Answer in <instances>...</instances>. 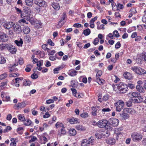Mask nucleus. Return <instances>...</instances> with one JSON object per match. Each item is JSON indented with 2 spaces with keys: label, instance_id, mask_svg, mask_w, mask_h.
<instances>
[{
  "label": "nucleus",
  "instance_id": "69168bd1",
  "mask_svg": "<svg viewBox=\"0 0 146 146\" xmlns=\"http://www.w3.org/2000/svg\"><path fill=\"white\" fill-rule=\"evenodd\" d=\"M104 25L103 24H102L101 25H97V28L98 29H104Z\"/></svg>",
  "mask_w": 146,
  "mask_h": 146
},
{
  "label": "nucleus",
  "instance_id": "393cba45",
  "mask_svg": "<svg viewBox=\"0 0 146 146\" xmlns=\"http://www.w3.org/2000/svg\"><path fill=\"white\" fill-rule=\"evenodd\" d=\"M25 3L26 5L29 7H32L33 5V0H26Z\"/></svg>",
  "mask_w": 146,
  "mask_h": 146
},
{
  "label": "nucleus",
  "instance_id": "c85d7f7f",
  "mask_svg": "<svg viewBox=\"0 0 146 146\" xmlns=\"http://www.w3.org/2000/svg\"><path fill=\"white\" fill-rule=\"evenodd\" d=\"M130 100L133 103H140L141 99L137 100L136 98L132 97L130 98Z\"/></svg>",
  "mask_w": 146,
  "mask_h": 146
},
{
  "label": "nucleus",
  "instance_id": "f704fd0d",
  "mask_svg": "<svg viewBox=\"0 0 146 146\" xmlns=\"http://www.w3.org/2000/svg\"><path fill=\"white\" fill-rule=\"evenodd\" d=\"M55 126L57 128L61 127L62 128H64V126L63 124L62 123L59 122H57L55 124Z\"/></svg>",
  "mask_w": 146,
  "mask_h": 146
},
{
  "label": "nucleus",
  "instance_id": "58836bf2",
  "mask_svg": "<svg viewBox=\"0 0 146 146\" xmlns=\"http://www.w3.org/2000/svg\"><path fill=\"white\" fill-rule=\"evenodd\" d=\"M27 67L25 69V70L26 72H29L31 71V68L33 67V66L31 65H27Z\"/></svg>",
  "mask_w": 146,
  "mask_h": 146
},
{
  "label": "nucleus",
  "instance_id": "680f3d73",
  "mask_svg": "<svg viewBox=\"0 0 146 146\" xmlns=\"http://www.w3.org/2000/svg\"><path fill=\"white\" fill-rule=\"evenodd\" d=\"M37 139V138L35 136H33L31 139L29 140V142L31 143V142H33Z\"/></svg>",
  "mask_w": 146,
  "mask_h": 146
},
{
  "label": "nucleus",
  "instance_id": "72a5a7b5",
  "mask_svg": "<svg viewBox=\"0 0 146 146\" xmlns=\"http://www.w3.org/2000/svg\"><path fill=\"white\" fill-rule=\"evenodd\" d=\"M32 122L31 120L29 119H25V120L24 121V123L25 125L27 126H29L30 125Z\"/></svg>",
  "mask_w": 146,
  "mask_h": 146
},
{
  "label": "nucleus",
  "instance_id": "603ef678",
  "mask_svg": "<svg viewBox=\"0 0 146 146\" xmlns=\"http://www.w3.org/2000/svg\"><path fill=\"white\" fill-rule=\"evenodd\" d=\"M80 116L83 118H86L88 116V114L87 113L85 112L81 114Z\"/></svg>",
  "mask_w": 146,
  "mask_h": 146
},
{
  "label": "nucleus",
  "instance_id": "b1692460",
  "mask_svg": "<svg viewBox=\"0 0 146 146\" xmlns=\"http://www.w3.org/2000/svg\"><path fill=\"white\" fill-rule=\"evenodd\" d=\"M9 44H0V50H2L8 48Z\"/></svg>",
  "mask_w": 146,
  "mask_h": 146
},
{
  "label": "nucleus",
  "instance_id": "2f4dec72",
  "mask_svg": "<svg viewBox=\"0 0 146 146\" xmlns=\"http://www.w3.org/2000/svg\"><path fill=\"white\" fill-rule=\"evenodd\" d=\"M52 7L56 10H58L60 8L59 4L58 3H54L52 4Z\"/></svg>",
  "mask_w": 146,
  "mask_h": 146
},
{
  "label": "nucleus",
  "instance_id": "dca6fc26",
  "mask_svg": "<svg viewBox=\"0 0 146 146\" xmlns=\"http://www.w3.org/2000/svg\"><path fill=\"white\" fill-rule=\"evenodd\" d=\"M106 143L109 144L113 145L115 142V139L113 138H110L106 141Z\"/></svg>",
  "mask_w": 146,
  "mask_h": 146
},
{
  "label": "nucleus",
  "instance_id": "37998d69",
  "mask_svg": "<svg viewBox=\"0 0 146 146\" xmlns=\"http://www.w3.org/2000/svg\"><path fill=\"white\" fill-rule=\"evenodd\" d=\"M77 71L76 70L71 71L70 72L69 75L71 76H74L76 75Z\"/></svg>",
  "mask_w": 146,
  "mask_h": 146
},
{
  "label": "nucleus",
  "instance_id": "8fccbe9b",
  "mask_svg": "<svg viewBox=\"0 0 146 146\" xmlns=\"http://www.w3.org/2000/svg\"><path fill=\"white\" fill-rule=\"evenodd\" d=\"M25 40L26 42H29L31 40V38L29 36H28L25 38Z\"/></svg>",
  "mask_w": 146,
  "mask_h": 146
},
{
  "label": "nucleus",
  "instance_id": "774afa93",
  "mask_svg": "<svg viewBox=\"0 0 146 146\" xmlns=\"http://www.w3.org/2000/svg\"><path fill=\"white\" fill-rule=\"evenodd\" d=\"M60 67H59L54 68V74L57 73H58V71H59L60 68Z\"/></svg>",
  "mask_w": 146,
  "mask_h": 146
},
{
  "label": "nucleus",
  "instance_id": "ea45409f",
  "mask_svg": "<svg viewBox=\"0 0 146 146\" xmlns=\"http://www.w3.org/2000/svg\"><path fill=\"white\" fill-rule=\"evenodd\" d=\"M133 97L136 98L141 95L140 94L137 92H133L131 94Z\"/></svg>",
  "mask_w": 146,
  "mask_h": 146
},
{
  "label": "nucleus",
  "instance_id": "0eeeda50",
  "mask_svg": "<svg viewBox=\"0 0 146 146\" xmlns=\"http://www.w3.org/2000/svg\"><path fill=\"white\" fill-rule=\"evenodd\" d=\"M13 27L14 31L17 33H19L22 32L21 26L17 23H13Z\"/></svg>",
  "mask_w": 146,
  "mask_h": 146
},
{
  "label": "nucleus",
  "instance_id": "49530a36",
  "mask_svg": "<svg viewBox=\"0 0 146 146\" xmlns=\"http://www.w3.org/2000/svg\"><path fill=\"white\" fill-rule=\"evenodd\" d=\"M102 134L104 136L106 137H107L109 136L110 133L108 131H106L103 132L102 133Z\"/></svg>",
  "mask_w": 146,
  "mask_h": 146
},
{
  "label": "nucleus",
  "instance_id": "6ab92c4d",
  "mask_svg": "<svg viewBox=\"0 0 146 146\" xmlns=\"http://www.w3.org/2000/svg\"><path fill=\"white\" fill-rule=\"evenodd\" d=\"M23 32L26 34H29L30 31V29L28 26H25L23 29Z\"/></svg>",
  "mask_w": 146,
  "mask_h": 146
},
{
  "label": "nucleus",
  "instance_id": "1a4fd4ad",
  "mask_svg": "<svg viewBox=\"0 0 146 146\" xmlns=\"http://www.w3.org/2000/svg\"><path fill=\"white\" fill-rule=\"evenodd\" d=\"M107 123V120L106 119L100 120L98 123V126L100 127H104L106 125Z\"/></svg>",
  "mask_w": 146,
  "mask_h": 146
},
{
  "label": "nucleus",
  "instance_id": "4d7b16f0",
  "mask_svg": "<svg viewBox=\"0 0 146 146\" xmlns=\"http://www.w3.org/2000/svg\"><path fill=\"white\" fill-rule=\"evenodd\" d=\"M111 111V110L109 108H104L102 110V111L103 112H108L110 111Z\"/></svg>",
  "mask_w": 146,
  "mask_h": 146
},
{
  "label": "nucleus",
  "instance_id": "4c0bfd02",
  "mask_svg": "<svg viewBox=\"0 0 146 146\" xmlns=\"http://www.w3.org/2000/svg\"><path fill=\"white\" fill-rule=\"evenodd\" d=\"M18 117L19 119L21 121L24 122V121L25 120V118L24 116L23 115H18Z\"/></svg>",
  "mask_w": 146,
  "mask_h": 146
},
{
  "label": "nucleus",
  "instance_id": "13d9d810",
  "mask_svg": "<svg viewBox=\"0 0 146 146\" xmlns=\"http://www.w3.org/2000/svg\"><path fill=\"white\" fill-rule=\"evenodd\" d=\"M47 44H43L42 46V48L44 50H46L47 51L48 50H50V49L47 47Z\"/></svg>",
  "mask_w": 146,
  "mask_h": 146
},
{
  "label": "nucleus",
  "instance_id": "412c9836",
  "mask_svg": "<svg viewBox=\"0 0 146 146\" xmlns=\"http://www.w3.org/2000/svg\"><path fill=\"white\" fill-rule=\"evenodd\" d=\"M35 60H36V61H35V63H37V66H38L40 67L41 66L43 63V60H40V61H38V59L36 58H35V59H33V62H35Z\"/></svg>",
  "mask_w": 146,
  "mask_h": 146
},
{
  "label": "nucleus",
  "instance_id": "5701e85b",
  "mask_svg": "<svg viewBox=\"0 0 146 146\" xmlns=\"http://www.w3.org/2000/svg\"><path fill=\"white\" fill-rule=\"evenodd\" d=\"M75 128L76 129L78 130L84 131L86 130L84 127L79 125H76Z\"/></svg>",
  "mask_w": 146,
  "mask_h": 146
},
{
  "label": "nucleus",
  "instance_id": "7c9ffc66",
  "mask_svg": "<svg viewBox=\"0 0 146 146\" xmlns=\"http://www.w3.org/2000/svg\"><path fill=\"white\" fill-rule=\"evenodd\" d=\"M90 33V30L88 28L84 30L83 32V34L85 36H87L89 35Z\"/></svg>",
  "mask_w": 146,
  "mask_h": 146
},
{
  "label": "nucleus",
  "instance_id": "bb28decb",
  "mask_svg": "<svg viewBox=\"0 0 146 146\" xmlns=\"http://www.w3.org/2000/svg\"><path fill=\"white\" fill-rule=\"evenodd\" d=\"M123 76L125 78L127 79H130L131 77V74L129 72H125Z\"/></svg>",
  "mask_w": 146,
  "mask_h": 146
},
{
  "label": "nucleus",
  "instance_id": "2eb2a0df",
  "mask_svg": "<svg viewBox=\"0 0 146 146\" xmlns=\"http://www.w3.org/2000/svg\"><path fill=\"white\" fill-rule=\"evenodd\" d=\"M18 64H15L14 65H10V66L9 68V70L11 72H15L17 70V69L15 67L18 65Z\"/></svg>",
  "mask_w": 146,
  "mask_h": 146
},
{
  "label": "nucleus",
  "instance_id": "f257e3e1",
  "mask_svg": "<svg viewBox=\"0 0 146 146\" xmlns=\"http://www.w3.org/2000/svg\"><path fill=\"white\" fill-rule=\"evenodd\" d=\"M115 86L117 87V90L119 92L121 93H125L127 91V87L125 84L123 83H120L116 84Z\"/></svg>",
  "mask_w": 146,
  "mask_h": 146
},
{
  "label": "nucleus",
  "instance_id": "f8f14e48",
  "mask_svg": "<svg viewBox=\"0 0 146 146\" xmlns=\"http://www.w3.org/2000/svg\"><path fill=\"white\" fill-rule=\"evenodd\" d=\"M13 23L11 22H7L3 23V26L5 29H9L13 27Z\"/></svg>",
  "mask_w": 146,
  "mask_h": 146
},
{
  "label": "nucleus",
  "instance_id": "338daca9",
  "mask_svg": "<svg viewBox=\"0 0 146 146\" xmlns=\"http://www.w3.org/2000/svg\"><path fill=\"white\" fill-rule=\"evenodd\" d=\"M48 43L50 45H51L52 46H53L54 44V42H53L52 40L50 39H49L48 40Z\"/></svg>",
  "mask_w": 146,
  "mask_h": 146
},
{
  "label": "nucleus",
  "instance_id": "79ce46f5",
  "mask_svg": "<svg viewBox=\"0 0 146 146\" xmlns=\"http://www.w3.org/2000/svg\"><path fill=\"white\" fill-rule=\"evenodd\" d=\"M99 80H96L97 82L99 84L101 85L104 84V80L102 79H101L100 78H99Z\"/></svg>",
  "mask_w": 146,
  "mask_h": 146
},
{
  "label": "nucleus",
  "instance_id": "6e6d98bb",
  "mask_svg": "<svg viewBox=\"0 0 146 146\" xmlns=\"http://www.w3.org/2000/svg\"><path fill=\"white\" fill-rule=\"evenodd\" d=\"M113 35L116 37H119V35L117 31H115L113 32Z\"/></svg>",
  "mask_w": 146,
  "mask_h": 146
},
{
  "label": "nucleus",
  "instance_id": "7ed1b4c3",
  "mask_svg": "<svg viewBox=\"0 0 146 146\" xmlns=\"http://www.w3.org/2000/svg\"><path fill=\"white\" fill-rule=\"evenodd\" d=\"M131 69L139 74H144L146 73V71L139 67L133 66L131 67Z\"/></svg>",
  "mask_w": 146,
  "mask_h": 146
},
{
  "label": "nucleus",
  "instance_id": "f03ea898",
  "mask_svg": "<svg viewBox=\"0 0 146 146\" xmlns=\"http://www.w3.org/2000/svg\"><path fill=\"white\" fill-rule=\"evenodd\" d=\"M131 137L133 141L138 142L142 139L143 136L140 133L137 132H133L131 135Z\"/></svg>",
  "mask_w": 146,
  "mask_h": 146
},
{
  "label": "nucleus",
  "instance_id": "c03bdc74",
  "mask_svg": "<svg viewBox=\"0 0 146 146\" xmlns=\"http://www.w3.org/2000/svg\"><path fill=\"white\" fill-rule=\"evenodd\" d=\"M111 126H112L111 125H110V123H109V121H107V124H106V125L105 127L108 130H110L111 128Z\"/></svg>",
  "mask_w": 146,
  "mask_h": 146
},
{
  "label": "nucleus",
  "instance_id": "4be33fe9",
  "mask_svg": "<svg viewBox=\"0 0 146 146\" xmlns=\"http://www.w3.org/2000/svg\"><path fill=\"white\" fill-rule=\"evenodd\" d=\"M88 140L86 139H84L82 141L81 146H89V143H88Z\"/></svg>",
  "mask_w": 146,
  "mask_h": 146
},
{
  "label": "nucleus",
  "instance_id": "9b49d317",
  "mask_svg": "<svg viewBox=\"0 0 146 146\" xmlns=\"http://www.w3.org/2000/svg\"><path fill=\"white\" fill-rule=\"evenodd\" d=\"M21 17L25 19H26L27 21H30L32 17H31V13H21Z\"/></svg>",
  "mask_w": 146,
  "mask_h": 146
},
{
  "label": "nucleus",
  "instance_id": "aec40b11",
  "mask_svg": "<svg viewBox=\"0 0 146 146\" xmlns=\"http://www.w3.org/2000/svg\"><path fill=\"white\" fill-rule=\"evenodd\" d=\"M136 89L138 91L141 93H144L145 90L140 85H137L136 86Z\"/></svg>",
  "mask_w": 146,
  "mask_h": 146
},
{
  "label": "nucleus",
  "instance_id": "5fc2aeb1",
  "mask_svg": "<svg viewBox=\"0 0 146 146\" xmlns=\"http://www.w3.org/2000/svg\"><path fill=\"white\" fill-rule=\"evenodd\" d=\"M121 46V44H120L119 42H117V43L115 45V47L116 49H118Z\"/></svg>",
  "mask_w": 146,
  "mask_h": 146
},
{
  "label": "nucleus",
  "instance_id": "39448f33",
  "mask_svg": "<svg viewBox=\"0 0 146 146\" xmlns=\"http://www.w3.org/2000/svg\"><path fill=\"white\" fill-rule=\"evenodd\" d=\"M34 3L40 7H45L46 6V3L43 0H34Z\"/></svg>",
  "mask_w": 146,
  "mask_h": 146
},
{
  "label": "nucleus",
  "instance_id": "cd10ccee",
  "mask_svg": "<svg viewBox=\"0 0 146 146\" xmlns=\"http://www.w3.org/2000/svg\"><path fill=\"white\" fill-rule=\"evenodd\" d=\"M78 119L74 117L72 118L70 120V122L71 124L77 123H78Z\"/></svg>",
  "mask_w": 146,
  "mask_h": 146
},
{
  "label": "nucleus",
  "instance_id": "a211bd4d",
  "mask_svg": "<svg viewBox=\"0 0 146 146\" xmlns=\"http://www.w3.org/2000/svg\"><path fill=\"white\" fill-rule=\"evenodd\" d=\"M126 112H124V109L122 112V113L120 114V115L121 117L124 118V119H126L129 117V115L126 113Z\"/></svg>",
  "mask_w": 146,
  "mask_h": 146
},
{
  "label": "nucleus",
  "instance_id": "9d476101",
  "mask_svg": "<svg viewBox=\"0 0 146 146\" xmlns=\"http://www.w3.org/2000/svg\"><path fill=\"white\" fill-rule=\"evenodd\" d=\"M26 106V104L25 102L21 103H18L17 105H14L13 108L16 110H19V108H22L25 107Z\"/></svg>",
  "mask_w": 146,
  "mask_h": 146
},
{
  "label": "nucleus",
  "instance_id": "20e7f679",
  "mask_svg": "<svg viewBox=\"0 0 146 146\" xmlns=\"http://www.w3.org/2000/svg\"><path fill=\"white\" fill-rule=\"evenodd\" d=\"M115 105L116 107V110L118 111H120L124 105V102L122 101L119 100L116 103H115Z\"/></svg>",
  "mask_w": 146,
  "mask_h": 146
},
{
  "label": "nucleus",
  "instance_id": "c756f323",
  "mask_svg": "<svg viewBox=\"0 0 146 146\" xmlns=\"http://www.w3.org/2000/svg\"><path fill=\"white\" fill-rule=\"evenodd\" d=\"M17 46H21L23 42L21 38H20L19 41L15 40V41Z\"/></svg>",
  "mask_w": 146,
  "mask_h": 146
},
{
  "label": "nucleus",
  "instance_id": "052dcab7",
  "mask_svg": "<svg viewBox=\"0 0 146 146\" xmlns=\"http://www.w3.org/2000/svg\"><path fill=\"white\" fill-rule=\"evenodd\" d=\"M31 77L33 79H36L38 78V76L37 74L34 73L32 75Z\"/></svg>",
  "mask_w": 146,
  "mask_h": 146
},
{
  "label": "nucleus",
  "instance_id": "f3484780",
  "mask_svg": "<svg viewBox=\"0 0 146 146\" xmlns=\"http://www.w3.org/2000/svg\"><path fill=\"white\" fill-rule=\"evenodd\" d=\"M124 112H126L131 114H133L135 113V111L133 109L128 108H125Z\"/></svg>",
  "mask_w": 146,
  "mask_h": 146
},
{
  "label": "nucleus",
  "instance_id": "4468645a",
  "mask_svg": "<svg viewBox=\"0 0 146 146\" xmlns=\"http://www.w3.org/2000/svg\"><path fill=\"white\" fill-rule=\"evenodd\" d=\"M66 17V15L64 14L62 17L61 20L60 21L58 24L57 25V27L58 28H60L64 23V20Z\"/></svg>",
  "mask_w": 146,
  "mask_h": 146
},
{
  "label": "nucleus",
  "instance_id": "c9c22d12",
  "mask_svg": "<svg viewBox=\"0 0 146 146\" xmlns=\"http://www.w3.org/2000/svg\"><path fill=\"white\" fill-rule=\"evenodd\" d=\"M31 13V10L28 7L25 8H24L23 11H22V13Z\"/></svg>",
  "mask_w": 146,
  "mask_h": 146
},
{
  "label": "nucleus",
  "instance_id": "864d4df0",
  "mask_svg": "<svg viewBox=\"0 0 146 146\" xmlns=\"http://www.w3.org/2000/svg\"><path fill=\"white\" fill-rule=\"evenodd\" d=\"M7 74H4L0 75V80H2L5 78L7 76Z\"/></svg>",
  "mask_w": 146,
  "mask_h": 146
},
{
  "label": "nucleus",
  "instance_id": "bf43d9fd",
  "mask_svg": "<svg viewBox=\"0 0 146 146\" xmlns=\"http://www.w3.org/2000/svg\"><path fill=\"white\" fill-rule=\"evenodd\" d=\"M48 53V55H52L55 52V51L54 50H52L51 51H50V50L47 51Z\"/></svg>",
  "mask_w": 146,
  "mask_h": 146
},
{
  "label": "nucleus",
  "instance_id": "a18cd8bd",
  "mask_svg": "<svg viewBox=\"0 0 146 146\" xmlns=\"http://www.w3.org/2000/svg\"><path fill=\"white\" fill-rule=\"evenodd\" d=\"M92 110H93V111L92 112V114L93 115H96L97 110L94 107H92Z\"/></svg>",
  "mask_w": 146,
  "mask_h": 146
},
{
  "label": "nucleus",
  "instance_id": "a19ab883",
  "mask_svg": "<svg viewBox=\"0 0 146 146\" xmlns=\"http://www.w3.org/2000/svg\"><path fill=\"white\" fill-rule=\"evenodd\" d=\"M6 62V59L3 57L0 56V63L3 64L5 63Z\"/></svg>",
  "mask_w": 146,
  "mask_h": 146
},
{
  "label": "nucleus",
  "instance_id": "e433bc0d",
  "mask_svg": "<svg viewBox=\"0 0 146 146\" xmlns=\"http://www.w3.org/2000/svg\"><path fill=\"white\" fill-rule=\"evenodd\" d=\"M111 4L113 10L114 11H115L116 10H119V9L117 8V6L116 5L115 3L113 2L111 3Z\"/></svg>",
  "mask_w": 146,
  "mask_h": 146
},
{
  "label": "nucleus",
  "instance_id": "423d86ee",
  "mask_svg": "<svg viewBox=\"0 0 146 146\" xmlns=\"http://www.w3.org/2000/svg\"><path fill=\"white\" fill-rule=\"evenodd\" d=\"M109 121V123H110V125H111L113 126H117L118 125L119 121L117 119L111 118Z\"/></svg>",
  "mask_w": 146,
  "mask_h": 146
},
{
  "label": "nucleus",
  "instance_id": "6e6552de",
  "mask_svg": "<svg viewBox=\"0 0 146 146\" xmlns=\"http://www.w3.org/2000/svg\"><path fill=\"white\" fill-rule=\"evenodd\" d=\"M8 37L6 34L3 32H0V41L4 42L8 40Z\"/></svg>",
  "mask_w": 146,
  "mask_h": 146
},
{
  "label": "nucleus",
  "instance_id": "e2e57ef3",
  "mask_svg": "<svg viewBox=\"0 0 146 146\" xmlns=\"http://www.w3.org/2000/svg\"><path fill=\"white\" fill-rule=\"evenodd\" d=\"M133 102L131 101V100H129V101H128L126 102V105L128 107H130L132 105V103Z\"/></svg>",
  "mask_w": 146,
  "mask_h": 146
},
{
  "label": "nucleus",
  "instance_id": "ddd939ff",
  "mask_svg": "<svg viewBox=\"0 0 146 146\" xmlns=\"http://www.w3.org/2000/svg\"><path fill=\"white\" fill-rule=\"evenodd\" d=\"M7 49L13 54H15L17 51V49L15 47L10 44H9Z\"/></svg>",
  "mask_w": 146,
  "mask_h": 146
},
{
  "label": "nucleus",
  "instance_id": "3c124183",
  "mask_svg": "<svg viewBox=\"0 0 146 146\" xmlns=\"http://www.w3.org/2000/svg\"><path fill=\"white\" fill-rule=\"evenodd\" d=\"M12 129L11 127L10 126H7L6 128L4 129L3 132L4 133H6L8 131H10Z\"/></svg>",
  "mask_w": 146,
  "mask_h": 146
},
{
  "label": "nucleus",
  "instance_id": "0e129e2a",
  "mask_svg": "<svg viewBox=\"0 0 146 146\" xmlns=\"http://www.w3.org/2000/svg\"><path fill=\"white\" fill-rule=\"evenodd\" d=\"M109 97L108 96V95L106 94L102 98V99L104 101H106L107 100H108V99H109Z\"/></svg>",
  "mask_w": 146,
  "mask_h": 146
},
{
  "label": "nucleus",
  "instance_id": "09e8293b",
  "mask_svg": "<svg viewBox=\"0 0 146 146\" xmlns=\"http://www.w3.org/2000/svg\"><path fill=\"white\" fill-rule=\"evenodd\" d=\"M31 82L29 80H26L25 82H24V85L25 86H29L31 84Z\"/></svg>",
  "mask_w": 146,
  "mask_h": 146
},
{
  "label": "nucleus",
  "instance_id": "a878e982",
  "mask_svg": "<svg viewBox=\"0 0 146 146\" xmlns=\"http://www.w3.org/2000/svg\"><path fill=\"white\" fill-rule=\"evenodd\" d=\"M69 133L70 136H74L76 135V131L74 129H71L69 131Z\"/></svg>",
  "mask_w": 146,
  "mask_h": 146
},
{
  "label": "nucleus",
  "instance_id": "de8ad7c7",
  "mask_svg": "<svg viewBox=\"0 0 146 146\" xmlns=\"http://www.w3.org/2000/svg\"><path fill=\"white\" fill-rule=\"evenodd\" d=\"M71 84L72 87L74 88L76 86L77 82L76 81L73 80L71 81Z\"/></svg>",
  "mask_w": 146,
  "mask_h": 146
},
{
  "label": "nucleus",
  "instance_id": "473e14b6",
  "mask_svg": "<svg viewBox=\"0 0 146 146\" xmlns=\"http://www.w3.org/2000/svg\"><path fill=\"white\" fill-rule=\"evenodd\" d=\"M102 74V71L101 70H98L96 74V80H99V78H100V76Z\"/></svg>",
  "mask_w": 146,
  "mask_h": 146
}]
</instances>
